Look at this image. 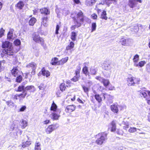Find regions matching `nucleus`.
<instances>
[{"instance_id":"f257e3e1","label":"nucleus","mask_w":150,"mask_h":150,"mask_svg":"<svg viewBox=\"0 0 150 150\" xmlns=\"http://www.w3.org/2000/svg\"><path fill=\"white\" fill-rule=\"evenodd\" d=\"M20 50V47L11 46L7 48L4 49L2 51V53L1 54V57H4L5 55L8 56H13L18 52Z\"/></svg>"},{"instance_id":"f03ea898","label":"nucleus","mask_w":150,"mask_h":150,"mask_svg":"<svg viewBox=\"0 0 150 150\" xmlns=\"http://www.w3.org/2000/svg\"><path fill=\"white\" fill-rule=\"evenodd\" d=\"M76 18L75 17L73 18L74 22L78 23V26H81L85 20L86 16L84 13L80 10L76 14Z\"/></svg>"},{"instance_id":"7ed1b4c3","label":"nucleus","mask_w":150,"mask_h":150,"mask_svg":"<svg viewBox=\"0 0 150 150\" xmlns=\"http://www.w3.org/2000/svg\"><path fill=\"white\" fill-rule=\"evenodd\" d=\"M107 133L104 132L98 134L96 136L97 138L96 141V143L98 145L102 144L104 141L107 139Z\"/></svg>"},{"instance_id":"20e7f679","label":"nucleus","mask_w":150,"mask_h":150,"mask_svg":"<svg viewBox=\"0 0 150 150\" xmlns=\"http://www.w3.org/2000/svg\"><path fill=\"white\" fill-rule=\"evenodd\" d=\"M32 38L33 41L35 42L40 44L42 46L44 45L45 43L44 38L40 37L39 34L38 33H33L32 35Z\"/></svg>"},{"instance_id":"39448f33","label":"nucleus","mask_w":150,"mask_h":150,"mask_svg":"<svg viewBox=\"0 0 150 150\" xmlns=\"http://www.w3.org/2000/svg\"><path fill=\"white\" fill-rule=\"evenodd\" d=\"M127 85L129 86H134L139 83V79L133 76L128 77L127 79Z\"/></svg>"},{"instance_id":"423d86ee","label":"nucleus","mask_w":150,"mask_h":150,"mask_svg":"<svg viewBox=\"0 0 150 150\" xmlns=\"http://www.w3.org/2000/svg\"><path fill=\"white\" fill-rule=\"evenodd\" d=\"M27 95L26 92H23L20 94H16L15 95H12V98L13 100H19V101H21L25 98Z\"/></svg>"},{"instance_id":"0eeeda50","label":"nucleus","mask_w":150,"mask_h":150,"mask_svg":"<svg viewBox=\"0 0 150 150\" xmlns=\"http://www.w3.org/2000/svg\"><path fill=\"white\" fill-rule=\"evenodd\" d=\"M96 79L103 83V86L105 87H107L110 84L109 80L105 79L103 77H101L100 76H97L96 77Z\"/></svg>"},{"instance_id":"6e6552de","label":"nucleus","mask_w":150,"mask_h":150,"mask_svg":"<svg viewBox=\"0 0 150 150\" xmlns=\"http://www.w3.org/2000/svg\"><path fill=\"white\" fill-rule=\"evenodd\" d=\"M137 2L141 3L142 1L141 0H128V5L130 8L133 9L137 7Z\"/></svg>"},{"instance_id":"1a4fd4ad","label":"nucleus","mask_w":150,"mask_h":150,"mask_svg":"<svg viewBox=\"0 0 150 150\" xmlns=\"http://www.w3.org/2000/svg\"><path fill=\"white\" fill-rule=\"evenodd\" d=\"M56 124H52L48 125L45 130L46 134H50L56 129L58 127L56 126Z\"/></svg>"},{"instance_id":"9d476101","label":"nucleus","mask_w":150,"mask_h":150,"mask_svg":"<svg viewBox=\"0 0 150 150\" xmlns=\"http://www.w3.org/2000/svg\"><path fill=\"white\" fill-rule=\"evenodd\" d=\"M61 111L60 109H58L55 112H53L51 113L52 117V119L53 120H57L60 117V113Z\"/></svg>"},{"instance_id":"9b49d317","label":"nucleus","mask_w":150,"mask_h":150,"mask_svg":"<svg viewBox=\"0 0 150 150\" xmlns=\"http://www.w3.org/2000/svg\"><path fill=\"white\" fill-rule=\"evenodd\" d=\"M18 67H14L11 71V75L14 77H16L17 76L21 74V71L18 69Z\"/></svg>"},{"instance_id":"f8f14e48","label":"nucleus","mask_w":150,"mask_h":150,"mask_svg":"<svg viewBox=\"0 0 150 150\" xmlns=\"http://www.w3.org/2000/svg\"><path fill=\"white\" fill-rule=\"evenodd\" d=\"M76 109V106L74 105H67L65 109V112L67 113H70L74 111Z\"/></svg>"},{"instance_id":"ddd939ff","label":"nucleus","mask_w":150,"mask_h":150,"mask_svg":"<svg viewBox=\"0 0 150 150\" xmlns=\"http://www.w3.org/2000/svg\"><path fill=\"white\" fill-rule=\"evenodd\" d=\"M41 14L45 16H47L50 14V11L47 7H43L40 8V10Z\"/></svg>"},{"instance_id":"4468645a","label":"nucleus","mask_w":150,"mask_h":150,"mask_svg":"<svg viewBox=\"0 0 150 150\" xmlns=\"http://www.w3.org/2000/svg\"><path fill=\"white\" fill-rule=\"evenodd\" d=\"M12 45V44L8 41L3 42L2 43L1 47L4 49H6Z\"/></svg>"},{"instance_id":"2eb2a0df","label":"nucleus","mask_w":150,"mask_h":150,"mask_svg":"<svg viewBox=\"0 0 150 150\" xmlns=\"http://www.w3.org/2000/svg\"><path fill=\"white\" fill-rule=\"evenodd\" d=\"M118 105L113 104L110 106V109L111 111L114 113H117L119 111L118 107Z\"/></svg>"},{"instance_id":"dca6fc26","label":"nucleus","mask_w":150,"mask_h":150,"mask_svg":"<svg viewBox=\"0 0 150 150\" xmlns=\"http://www.w3.org/2000/svg\"><path fill=\"white\" fill-rule=\"evenodd\" d=\"M41 74L43 76L48 77L50 76V72L48 70H46L45 67H43L41 71Z\"/></svg>"},{"instance_id":"f3484780","label":"nucleus","mask_w":150,"mask_h":150,"mask_svg":"<svg viewBox=\"0 0 150 150\" xmlns=\"http://www.w3.org/2000/svg\"><path fill=\"white\" fill-rule=\"evenodd\" d=\"M68 59L69 57H68L62 58L58 61V65H62L67 62Z\"/></svg>"},{"instance_id":"a211bd4d","label":"nucleus","mask_w":150,"mask_h":150,"mask_svg":"<svg viewBox=\"0 0 150 150\" xmlns=\"http://www.w3.org/2000/svg\"><path fill=\"white\" fill-rule=\"evenodd\" d=\"M110 131L111 132H114L116 130V124L115 121L113 120L110 123Z\"/></svg>"},{"instance_id":"6ab92c4d","label":"nucleus","mask_w":150,"mask_h":150,"mask_svg":"<svg viewBox=\"0 0 150 150\" xmlns=\"http://www.w3.org/2000/svg\"><path fill=\"white\" fill-rule=\"evenodd\" d=\"M102 67L103 69L106 70H109L110 69V64L109 62L107 61L105 62L102 65Z\"/></svg>"},{"instance_id":"aec40b11","label":"nucleus","mask_w":150,"mask_h":150,"mask_svg":"<svg viewBox=\"0 0 150 150\" xmlns=\"http://www.w3.org/2000/svg\"><path fill=\"white\" fill-rule=\"evenodd\" d=\"M24 6V3L22 1H19L15 5V7L20 10L22 9Z\"/></svg>"},{"instance_id":"412c9836","label":"nucleus","mask_w":150,"mask_h":150,"mask_svg":"<svg viewBox=\"0 0 150 150\" xmlns=\"http://www.w3.org/2000/svg\"><path fill=\"white\" fill-rule=\"evenodd\" d=\"M97 0H86L85 2V5L88 6H90L94 4Z\"/></svg>"},{"instance_id":"4be33fe9","label":"nucleus","mask_w":150,"mask_h":150,"mask_svg":"<svg viewBox=\"0 0 150 150\" xmlns=\"http://www.w3.org/2000/svg\"><path fill=\"white\" fill-rule=\"evenodd\" d=\"M100 18L102 20H107L108 19V17L107 16V14L106 11L103 10L101 13L100 17Z\"/></svg>"},{"instance_id":"5701e85b","label":"nucleus","mask_w":150,"mask_h":150,"mask_svg":"<svg viewBox=\"0 0 150 150\" xmlns=\"http://www.w3.org/2000/svg\"><path fill=\"white\" fill-rule=\"evenodd\" d=\"M26 67L28 68H31L32 69H36L37 64L34 62H31L26 65Z\"/></svg>"},{"instance_id":"b1692460","label":"nucleus","mask_w":150,"mask_h":150,"mask_svg":"<svg viewBox=\"0 0 150 150\" xmlns=\"http://www.w3.org/2000/svg\"><path fill=\"white\" fill-rule=\"evenodd\" d=\"M75 46V44L73 42L71 41L69 43L66 47V49L67 50H71L74 48Z\"/></svg>"},{"instance_id":"393cba45","label":"nucleus","mask_w":150,"mask_h":150,"mask_svg":"<svg viewBox=\"0 0 150 150\" xmlns=\"http://www.w3.org/2000/svg\"><path fill=\"white\" fill-rule=\"evenodd\" d=\"M82 72L86 76H89L90 73L88 71V68L86 66H85L83 67Z\"/></svg>"},{"instance_id":"a878e982","label":"nucleus","mask_w":150,"mask_h":150,"mask_svg":"<svg viewBox=\"0 0 150 150\" xmlns=\"http://www.w3.org/2000/svg\"><path fill=\"white\" fill-rule=\"evenodd\" d=\"M44 16L41 18V24L44 26H46L48 20V17L47 16Z\"/></svg>"},{"instance_id":"bb28decb","label":"nucleus","mask_w":150,"mask_h":150,"mask_svg":"<svg viewBox=\"0 0 150 150\" xmlns=\"http://www.w3.org/2000/svg\"><path fill=\"white\" fill-rule=\"evenodd\" d=\"M25 89L26 91H30V92H34L35 91V88L34 86L33 85H30L27 86Z\"/></svg>"},{"instance_id":"cd10ccee","label":"nucleus","mask_w":150,"mask_h":150,"mask_svg":"<svg viewBox=\"0 0 150 150\" xmlns=\"http://www.w3.org/2000/svg\"><path fill=\"white\" fill-rule=\"evenodd\" d=\"M58 58L56 57H54L52 59L50 64L53 65H58Z\"/></svg>"},{"instance_id":"c85d7f7f","label":"nucleus","mask_w":150,"mask_h":150,"mask_svg":"<svg viewBox=\"0 0 150 150\" xmlns=\"http://www.w3.org/2000/svg\"><path fill=\"white\" fill-rule=\"evenodd\" d=\"M25 88V86L23 83L18 87L17 89L16 90V91L17 92H21L22 91L25 92L24 91Z\"/></svg>"},{"instance_id":"c756f323","label":"nucleus","mask_w":150,"mask_h":150,"mask_svg":"<svg viewBox=\"0 0 150 150\" xmlns=\"http://www.w3.org/2000/svg\"><path fill=\"white\" fill-rule=\"evenodd\" d=\"M57 105L54 103V101H53L50 108V110L53 111V112L56 111L58 110L57 109Z\"/></svg>"},{"instance_id":"7c9ffc66","label":"nucleus","mask_w":150,"mask_h":150,"mask_svg":"<svg viewBox=\"0 0 150 150\" xmlns=\"http://www.w3.org/2000/svg\"><path fill=\"white\" fill-rule=\"evenodd\" d=\"M14 31L12 29H10L9 31L7 33V38L8 39H11L13 37V33Z\"/></svg>"},{"instance_id":"2f4dec72","label":"nucleus","mask_w":150,"mask_h":150,"mask_svg":"<svg viewBox=\"0 0 150 150\" xmlns=\"http://www.w3.org/2000/svg\"><path fill=\"white\" fill-rule=\"evenodd\" d=\"M37 19L35 18L32 17L29 21V24L30 26H33L36 22Z\"/></svg>"},{"instance_id":"473e14b6","label":"nucleus","mask_w":150,"mask_h":150,"mask_svg":"<svg viewBox=\"0 0 150 150\" xmlns=\"http://www.w3.org/2000/svg\"><path fill=\"white\" fill-rule=\"evenodd\" d=\"M67 86L65 85V84L64 83H61L59 85V88L60 90L62 92H63L65 91L67 89Z\"/></svg>"},{"instance_id":"72a5a7b5","label":"nucleus","mask_w":150,"mask_h":150,"mask_svg":"<svg viewBox=\"0 0 150 150\" xmlns=\"http://www.w3.org/2000/svg\"><path fill=\"white\" fill-rule=\"evenodd\" d=\"M77 35V33L74 31L71 32L70 38L73 41L76 40Z\"/></svg>"},{"instance_id":"f704fd0d","label":"nucleus","mask_w":150,"mask_h":150,"mask_svg":"<svg viewBox=\"0 0 150 150\" xmlns=\"http://www.w3.org/2000/svg\"><path fill=\"white\" fill-rule=\"evenodd\" d=\"M31 142L30 141H27L25 142H23L22 144V147L24 148L25 147H28L31 144Z\"/></svg>"},{"instance_id":"c9c22d12","label":"nucleus","mask_w":150,"mask_h":150,"mask_svg":"<svg viewBox=\"0 0 150 150\" xmlns=\"http://www.w3.org/2000/svg\"><path fill=\"white\" fill-rule=\"evenodd\" d=\"M94 98L99 103H100L102 101V97L98 94H96L94 95Z\"/></svg>"},{"instance_id":"e433bc0d","label":"nucleus","mask_w":150,"mask_h":150,"mask_svg":"<svg viewBox=\"0 0 150 150\" xmlns=\"http://www.w3.org/2000/svg\"><path fill=\"white\" fill-rule=\"evenodd\" d=\"M146 91H140L139 92H140L139 95L141 97H143L144 98L146 99L147 97V92H146Z\"/></svg>"},{"instance_id":"4c0bfd02","label":"nucleus","mask_w":150,"mask_h":150,"mask_svg":"<svg viewBox=\"0 0 150 150\" xmlns=\"http://www.w3.org/2000/svg\"><path fill=\"white\" fill-rule=\"evenodd\" d=\"M91 85H89L88 87H87L84 85L82 86V88L84 92L86 93H88L90 88Z\"/></svg>"},{"instance_id":"58836bf2","label":"nucleus","mask_w":150,"mask_h":150,"mask_svg":"<svg viewBox=\"0 0 150 150\" xmlns=\"http://www.w3.org/2000/svg\"><path fill=\"white\" fill-rule=\"evenodd\" d=\"M139 29V26L138 25H134L133 27L131 29V31L134 33H136L138 32Z\"/></svg>"},{"instance_id":"ea45409f","label":"nucleus","mask_w":150,"mask_h":150,"mask_svg":"<svg viewBox=\"0 0 150 150\" xmlns=\"http://www.w3.org/2000/svg\"><path fill=\"white\" fill-rule=\"evenodd\" d=\"M81 70V67L80 66H78L75 71V74L76 75L80 77V73Z\"/></svg>"},{"instance_id":"a19ab883","label":"nucleus","mask_w":150,"mask_h":150,"mask_svg":"<svg viewBox=\"0 0 150 150\" xmlns=\"http://www.w3.org/2000/svg\"><path fill=\"white\" fill-rule=\"evenodd\" d=\"M146 63V62L145 61H141L139 62V63L136 65V66L142 67Z\"/></svg>"},{"instance_id":"79ce46f5","label":"nucleus","mask_w":150,"mask_h":150,"mask_svg":"<svg viewBox=\"0 0 150 150\" xmlns=\"http://www.w3.org/2000/svg\"><path fill=\"white\" fill-rule=\"evenodd\" d=\"M16 81L17 83H20L22 80V76L20 74L16 76Z\"/></svg>"},{"instance_id":"37998d69","label":"nucleus","mask_w":150,"mask_h":150,"mask_svg":"<svg viewBox=\"0 0 150 150\" xmlns=\"http://www.w3.org/2000/svg\"><path fill=\"white\" fill-rule=\"evenodd\" d=\"M96 26L97 25L96 23H92L91 25V32H92L96 30Z\"/></svg>"},{"instance_id":"c03bdc74","label":"nucleus","mask_w":150,"mask_h":150,"mask_svg":"<svg viewBox=\"0 0 150 150\" xmlns=\"http://www.w3.org/2000/svg\"><path fill=\"white\" fill-rule=\"evenodd\" d=\"M14 45L16 46L15 47H18L21 44V42L19 39H17L16 40L13 42Z\"/></svg>"},{"instance_id":"a18cd8bd","label":"nucleus","mask_w":150,"mask_h":150,"mask_svg":"<svg viewBox=\"0 0 150 150\" xmlns=\"http://www.w3.org/2000/svg\"><path fill=\"white\" fill-rule=\"evenodd\" d=\"M61 27V23L59 22V24H57L56 26L55 33L57 35L59 34L58 31Z\"/></svg>"},{"instance_id":"49530a36","label":"nucleus","mask_w":150,"mask_h":150,"mask_svg":"<svg viewBox=\"0 0 150 150\" xmlns=\"http://www.w3.org/2000/svg\"><path fill=\"white\" fill-rule=\"evenodd\" d=\"M139 55L137 54H135L133 58V62L135 63H137L139 61Z\"/></svg>"},{"instance_id":"de8ad7c7","label":"nucleus","mask_w":150,"mask_h":150,"mask_svg":"<svg viewBox=\"0 0 150 150\" xmlns=\"http://www.w3.org/2000/svg\"><path fill=\"white\" fill-rule=\"evenodd\" d=\"M6 103L8 106L10 107H13L14 105V103L11 100L6 101Z\"/></svg>"},{"instance_id":"09e8293b","label":"nucleus","mask_w":150,"mask_h":150,"mask_svg":"<svg viewBox=\"0 0 150 150\" xmlns=\"http://www.w3.org/2000/svg\"><path fill=\"white\" fill-rule=\"evenodd\" d=\"M80 77L78 76L75 75V76L71 79V80L74 82L77 81L79 80Z\"/></svg>"},{"instance_id":"8fccbe9b","label":"nucleus","mask_w":150,"mask_h":150,"mask_svg":"<svg viewBox=\"0 0 150 150\" xmlns=\"http://www.w3.org/2000/svg\"><path fill=\"white\" fill-rule=\"evenodd\" d=\"M21 123L22 124L21 128L22 129L25 128L27 126V122L25 120H23L22 121Z\"/></svg>"},{"instance_id":"3c124183","label":"nucleus","mask_w":150,"mask_h":150,"mask_svg":"<svg viewBox=\"0 0 150 150\" xmlns=\"http://www.w3.org/2000/svg\"><path fill=\"white\" fill-rule=\"evenodd\" d=\"M5 30L3 28H0V38L2 37L4 35Z\"/></svg>"},{"instance_id":"603ef678","label":"nucleus","mask_w":150,"mask_h":150,"mask_svg":"<svg viewBox=\"0 0 150 150\" xmlns=\"http://www.w3.org/2000/svg\"><path fill=\"white\" fill-rule=\"evenodd\" d=\"M123 128L124 129L127 130L129 127V124L128 122H123Z\"/></svg>"},{"instance_id":"864d4df0","label":"nucleus","mask_w":150,"mask_h":150,"mask_svg":"<svg viewBox=\"0 0 150 150\" xmlns=\"http://www.w3.org/2000/svg\"><path fill=\"white\" fill-rule=\"evenodd\" d=\"M148 95L150 96V91H146ZM146 103L149 105H150V97L149 98H146Z\"/></svg>"},{"instance_id":"5fc2aeb1","label":"nucleus","mask_w":150,"mask_h":150,"mask_svg":"<svg viewBox=\"0 0 150 150\" xmlns=\"http://www.w3.org/2000/svg\"><path fill=\"white\" fill-rule=\"evenodd\" d=\"M66 83L67 84L66 86L67 87H71L73 84L69 80H67L66 81Z\"/></svg>"},{"instance_id":"6e6d98bb","label":"nucleus","mask_w":150,"mask_h":150,"mask_svg":"<svg viewBox=\"0 0 150 150\" xmlns=\"http://www.w3.org/2000/svg\"><path fill=\"white\" fill-rule=\"evenodd\" d=\"M40 144L39 142L36 143L35 147V150H40Z\"/></svg>"},{"instance_id":"4d7b16f0","label":"nucleus","mask_w":150,"mask_h":150,"mask_svg":"<svg viewBox=\"0 0 150 150\" xmlns=\"http://www.w3.org/2000/svg\"><path fill=\"white\" fill-rule=\"evenodd\" d=\"M130 133H134L137 131V129L134 127H131L128 130Z\"/></svg>"},{"instance_id":"13d9d810","label":"nucleus","mask_w":150,"mask_h":150,"mask_svg":"<svg viewBox=\"0 0 150 150\" xmlns=\"http://www.w3.org/2000/svg\"><path fill=\"white\" fill-rule=\"evenodd\" d=\"M120 42L122 45L125 46L126 44V40L125 39L122 38L121 39Z\"/></svg>"},{"instance_id":"bf43d9fd","label":"nucleus","mask_w":150,"mask_h":150,"mask_svg":"<svg viewBox=\"0 0 150 150\" xmlns=\"http://www.w3.org/2000/svg\"><path fill=\"white\" fill-rule=\"evenodd\" d=\"M75 23L76 25H72L70 27V29L71 30H74L76 28V27L79 28L80 27L78 26V23Z\"/></svg>"},{"instance_id":"052dcab7","label":"nucleus","mask_w":150,"mask_h":150,"mask_svg":"<svg viewBox=\"0 0 150 150\" xmlns=\"http://www.w3.org/2000/svg\"><path fill=\"white\" fill-rule=\"evenodd\" d=\"M2 62H5V61H0V72H1L4 69V65H2Z\"/></svg>"},{"instance_id":"680f3d73","label":"nucleus","mask_w":150,"mask_h":150,"mask_svg":"<svg viewBox=\"0 0 150 150\" xmlns=\"http://www.w3.org/2000/svg\"><path fill=\"white\" fill-rule=\"evenodd\" d=\"M98 16L95 13L92 14L91 15V18L93 19L96 20L97 19Z\"/></svg>"},{"instance_id":"e2e57ef3","label":"nucleus","mask_w":150,"mask_h":150,"mask_svg":"<svg viewBox=\"0 0 150 150\" xmlns=\"http://www.w3.org/2000/svg\"><path fill=\"white\" fill-rule=\"evenodd\" d=\"M51 123L50 120H46L43 122L44 125H47L49 123Z\"/></svg>"},{"instance_id":"0e129e2a","label":"nucleus","mask_w":150,"mask_h":150,"mask_svg":"<svg viewBox=\"0 0 150 150\" xmlns=\"http://www.w3.org/2000/svg\"><path fill=\"white\" fill-rule=\"evenodd\" d=\"M26 106L25 105L23 106L19 110V112H23L26 109Z\"/></svg>"},{"instance_id":"69168bd1","label":"nucleus","mask_w":150,"mask_h":150,"mask_svg":"<svg viewBox=\"0 0 150 150\" xmlns=\"http://www.w3.org/2000/svg\"><path fill=\"white\" fill-rule=\"evenodd\" d=\"M91 73L92 75H95L96 74V71L95 69H93L91 70Z\"/></svg>"},{"instance_id":"338daca9","label":"nucleus","mask_w":150,"mask_h":150,"mask_svg":"<svg viewBox=\"0 0 150 150\" xmlns=\"http://www.w3.org/2000/svg\"><path fill=\"white\" fill-rule=\"evenodd\" d=\"M38 87L40 90H43L44 89V85L43 84H41Z\"/></svg>"},{"instance_id":"774afa93","label":"nucleus","mask_w":150,"mask_h":150,"mask_svg":"<svg viewBox=\"0 0 150 150\" xmlns=\"http://www.w3.org/2000/svg\"><path fill=\"white\" fill-rule=\"evenodd\" d=\"M77 101L80 103L83 104L84 102L81 100L80 98H79L77 99Z\"/></svg>"}]
</instances>
